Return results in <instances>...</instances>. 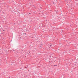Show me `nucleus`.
<instances>
[{"mask_svg":"<svg viewBox=\"0 0 78 78\" xmlns=\"http://www.w3.org/2000/svg\"><path fill=\"white\" fill-rule=\"evenodd\" d=\"M53 45H52V44H51V45H50V47H51V46H53Z\"/></svg>","mask_w":78,"mask_h":78,"instance_id":"nucleus-1","label":"nucleus"},{"mask_svg":"<svg viewBox=\"0 0 78 78\" xmlns=\"http://www.w3.org/2000/svg\"><path fill=\"white\" fill-rule=\"evenodd\" d=\"M25 68H26V69H27V67H25Z\"/></svg>","mask_w":78,"mask_h":78,"instance_id":"nucleus-2","label":"nucleus"},{"mask_svg":"<svg viewBox=\"0 0 78 78\" xmlns=\"http://www.w3.org/2000/svg\"><path fill=\"white\" fill-rule=\"evenodd\" d=\"M54 66H56V65H54Z\"/></svg>","mask_w":78,"mask_h":78,"instance_id":"nucleus-3","label":"nucleus"},{"mask_svg":"<svg viewBox=\"0 0 78 78\" xmlns=\"http://www.w3.org/2000/svg\"><path fill=\"white\" fill-rule=\"evenodd\" d=\"M24 34H26V33Z\"/></svg>","mask_w":78,"mask_h":78,"instance_id":"nucleus-4","label":"nucleus"},{"mask_svg":"<svg viewBox=\"0 0 78 78\" xmlns=\"http://www.w3.org/2000/svg\"><path fill=\"white\" fill-rule=\"evenodd\" d=\"M30 14V13H29Z\"/></svg>","mask_w":78,"mask_h":78,"instance_id":"nucleus-5","label":"nucleus"},{"mask_svg":"<svg viewBox=\"0 0 78 78\" xmlns=\"http://www.w3.org/2000/svg\"><path fill=\"white\" fill-rule=\"evenodd\" d=\"M3 31H5V30H4Z\"/></svg>","mask_w":78,"mask_h":78,"instance_id":"nucleus-6","label":"nucleus"}]
</instances>
